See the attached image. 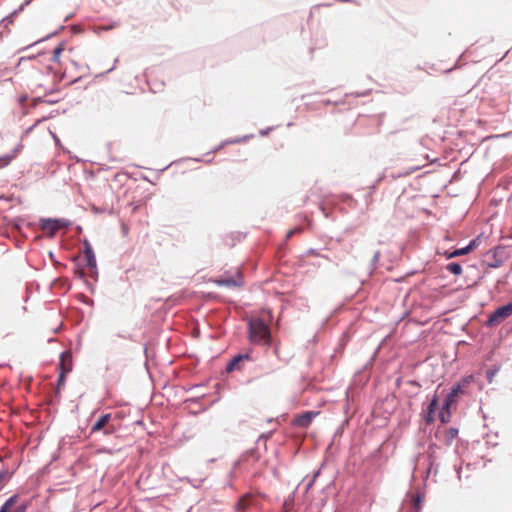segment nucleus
<instances>
[{
	"instance_id": "1",
	"label": "nucleus",
	"mask_w": 512,
	"mask_h": 512,
	"mask_svg": "<svg viewBox=\"0 0 512 512\" xmlns=\"http://www.w3.org/2000/svg\"><path fill=\"white\" fill-rule=\"evenodd\" d=\"M248 339L253 344H262L267 347L274 345L269 325L262 318H251L247 322Z\"/></svg>"
},
{
	"instance_id": "2",
	"label": "nucleus",
	"mask_w": 512,
	"mask_h": 512,
	"mask_svg": "<svg viewBox=\"0 0 512 512\" xmlns=\"http://www.w3.org/2000/svg\"><path fill=\"white\" fill-rule=\"evenodd\" d=\"M83 252H84L85 261H86L85 264H81L78 262L74 266L73 271H74L75 275H77L79 278L85 279V277H86L85 268H87L90 272V276L92 278H94L95 280H97L98 271H97L96 257H95V253L93 251L92 246L90 245V243L87 240L84 241V251Z\"/></svg>"
},
{
	"instance_id": "3",
	"label": "nucleus",
	"mask_w": 512,
	"mask_h": 512,
	"mask_svg": "<svg viewBox=\"0 0 512 512\" xmlns=\"http://www.w3.org/2000/svg\"><path fill=\"white\" fill-rule=\"evenodd\" d=\"M462 393L461 383H455L449 393L446 395L444 402L439 410V420L443 424L450 422L451 418V406L457 402L459 394Z\"/></svg>"
},
{
	"instance_id": "4",
	"label": "nucleus",
	"mask_w": 512,
	"mask_h": 512,
	"mask_svg": "<svg viewBox=\"0 0 512 512\" xmlns=\"http://www.w3.org/2000/svg\"><path fill=\"white\" fill-rule=\"evenodd\" d=\"M512 315V302L497 307L491 312L485 321V327L493 328L502 323Z\"/></svg>"
},
{
	"instance_id": "5",
	"label": "nucleus",
	"mask_w": 512,
	"mask_h": 512,
	"mask_svg": "<svg viewBox=\"0 0 512 512\" xmlns=\"http://www.w3.org/2000/svg\"><path fill=\"white\" fill-rule=\"evenodd\" d=\"M254 361L252 349L245 353H238L234 355L226 364L225 371L232 373L235 371H243L245 369L246 362Z\"/></svg>"
},
{
	"instance_id": "6",
	"label": "nucleus",
	"mask_w": 512,
	"mask_h": 512,
	"mask_svg": "<svg viewBox=\"0 0 512 512\" xmlns=\"http://www.w3.org/2000/svg\"><path fill=\"white\" fill-rule=\"evenodd\" d=\"M112 419L111 413H106L101 415L95 423L91 427V433L95 434L98 432H102L104 435H112L115 433L116 428L114 425L110 424Z\"/></svg>"
},
{
	"instance_id": "7",
	"label": "nucleus",
	"mask_w": 512,
	"mask_h": 512,
	"mask_svg": "<svg viewBox=\"0 0 512 512\" xmlns=\"http://www.w3.org/2000/svg\"><path fill=\"white\" fill-rule=\"evenodd\" d=\"M72 371V356L68 351H64L60 354L59 361V375L57 379L58 387L64 385L66 381V376L69 372Z\"/></svg>"
},
{
	"instance_id": "8",
	"label": "nucleus",
	"mask_w": 512,
	"mask_h": 512,
	"mask_svg": "<svg viewBox=\"0 0 512 512\" xmlns=\"http://www.w3.org/2000/svg\"><path fill=\"white\" fill-rule=\"evenodd\" d=\"M438 406H439V399H438V395H437V391H436L434 393V395L432 396L430 402L427 404V406L425 408H423V411H422L423 420L425 421V423L427 425H430L434 422L435 413L438 409Z\"/></svg>"
},
{
	"instance_id": "9",
	"label": "nucleus",
	"mask_w": 512,
	"mask_h": 512,
	"mask_svg": "<svg viewBox=\"0 0 512 512\" xmlns=\"http://www.w3.org/2000/svg\"><path fill=\"white\" fill-rule=\"evenodd\" d=\"M319 411L307 410L299 414L295 419V424L299 427H308L313 419L319 415Z\"/></svg>"
},
{
	"instance_id": "10",
	"label": "nucleus",
	"mask_w": 512,
	"mask_h": 512,
	"mask_svg": "<svg viewBox=\"0 0 512 512\" xmlns=\"http://www.w3.org/2000/svg\"><path fill=\"white\" fill-rule=\"evenodd\" d=\"M32 1L33 0H25L17 9L3 18L0 23L1 27L8 28V26L14 22L15 17L24 11L25 7L28 6Z\"/></svg>"
},
{
	"instance_id": "11",
	"label": "nucleus",
	"mask_w": 512,
	"mask_h": 512,
	"mask_svg": "<svg viewBox=\"0 0 512 512\" xmlns=\"http://www.w3.org/2000/svg\"><path fill=\"white\" fill-rule=\"evenodd\" d=\"M252 137H253V134H249V135H245L243 137L226 139V140L222 141L219 145H217L216 147L211 149L207 154L217 153L227 145L242 143L248 139H251Z\"/></svg>"
},
{
	"instance_id": "12",
	"label": "nucleus",
	"mask_w": 512,
	"mask_h": 512,
	"mask_svg": "<svg viewBox=\"0 0 512 512\" xmlns=\"http://www.w3.org/2000/svg\"><path fill=\"white\" fill-rule=\"evenodd\" d=\"M56 223H58V221L54 220V218H40V227L46 230L50 237H53L59 230Z\"/></svg>"
},
{
	"instance_id": "13",
	"label": "nucleus",
	"mask_w": 512,
	"mask_h": 512,
	"mask_svg": "<svg viewBox=\"0 0 512 512\" xmlns=\"http://www.w3.org/2000/svg\"><path fill=\"white\" fill-rule=\"evenodd\" d=\"M239 457H244V463L253 460V462H257L260 459V454L256 447L250 448L247 451L243 452Z\"/></svg>"
},
{
	"instance_id": "14",
	"label": "nucleus",
	"mask_w": 512,
	"mask_h": 512,
	"mask_svg": "<svg viewBox=\"0 0 512 512\" xmlns=\"http://www.w3.org/2000/svg\"><path fill=\"white\" fill-rule=\"evenodd\" d=\"M438 445L435 444V443H430L429 444V447H428V468H427V471H426V477H428L429 473L431 472L432 470V467H433V464H434V459H435V450L438 449Z\"/></svg>"
},
{
	"instance_id": "15",
	"label": "nucleus",
	"mask_w": 512,
	"mask_h": 512,
	"mask_svg": "<svg viewBox=\"0 0 512 512\" xmlns=\"http://www.w3.org/2000/svg\"><path fill=\"white\" fill-rule=\"evenodd\" d=\"M22 147L21 144H19L11 153L5 154L0 157V168L6 167L16 156L19 149Z\"/></svg>"
},
{
	"instance_id": "16",
	"label": "nucleus",
	"mask_w": 512,
	"mask_h": 512,
	"mask_svg": "<svg viewBox=\"0 0 512 512\" xmlns=\"http://www.w3.org/2000/svg\"><path fill=\"white\" fill-rule=\"evenodd\" d=\"M216 283L220 286H225V287H238V286H241V284H242L241 281L236 280L233 277L220 278L219 280H216Z\"/></svg>"
},
{
	"instance_id": "17",
	"label": "nucleus",
	"mask_w": 512,
	"mask_h": 512,
	"mask_svg": "<svg viewBox=\"0 0 512 512\" xmlns=\"http://www.w3.org/2000/svg\"><path fill=\"white\" fill-rule=\"evenodd\" d=\"M458 433H459V430H458V428H455V427H450L447 430H445V434H444L445 443L447 445H451L453 440L457 437Z\"/></svg>"
},
{
	"instance_id": "18",
	"label": "nucleus",
	"mask_w": 512,
	"mask_h": 512,
	"mask_svg": "<svg viewBox=\"0 0 512 512\" xmlns=\"http://www.w3.org/2000/svg\"><path fill=\"white\" fill-rule=\"evenodd\" d=\"M424 495L417 493L411 503L412 512H421Z\"/></svg>"
},
{
	"instance_id": "19",
	"label": "nucleus",
	"mask_w": 512,
	"mask_h": 512,
	"mask_svg": "<svg viewBox=\"0 0 512 512\" xmlns=\"http://www.w3.org/2000/svg\"><path fill=\"white\" fill-rule=\"evenodd\" d=\"M446 270L453 275L459 276L462 273V266L459 262H450L446 265Z\"/></svg>"
},
{
	"instance_id": "20",
	"label": "nucleus",
	"mask_w": 512,
	"mask_h": 512,
	"mask_svg": "<svg viewBox=\"0 0 512 512\" xmlns=\"http://www.w3.org/2000/svg\"><path fill=\"white\" fill-rule=\"evenodd\" d=\"M64 43L61 42L59 43L54 49H53V52H52V57H51V61L54 62V63H57L60 59V56L62 54V52L64 51Z\"/></svg>"
},
{
	"instance_id": "21",
	"label": "nucleus",
	"mask_w": 512,
	"mask_h": 512,
	"mask_svg": "<svg viewBox=\"0 0 512 512\" xmlns=\"http://www.w3.org/2000/svg\"><path fill=\"white\" fill-rule=\"evenodd\" d=\"M445 255H446L447 259H452V258H455V257H460V256L466 255V250H464L463 247L462 248H456V249H454L451 252H446Z\"/></svg>"
},
{
	"instance_id": "22",
	"label": "nucleus",
	"mask_w": 512,
	"mask_h": 512,
	"mask_svg": "<svg viewBox=\"0 0 512 512\" xmlns=\"http://www.w3.org/2000/svg\"><path fill=\"white\" fill-rule=\"evenodd\" d=\"M380 256H381V253H380L379 250H377L374 253L373 257L371 258V260H370V268H371L370 269V274H372L376 270V268L378 266V262H379Z\"/></svg>"
},
{
	"instance_id": "23",
	"label": "nucleus",
	"mask_w": 512,
	"mask_h": 512,
	"mask_svg": "<svg viewBox=\"0 0 512 512\" xmlns=\"http://www.w3.org/2000/svg\"><path fill=\"white\" fill-rule=\"evenodd\" d=\"M11 509H8L4 504L0 506V512H9ZM27 511V505L21 504L17 506L12 512H26Z\"/></svg>"
},
{
	"instance_id": "24",
	"label": "nucleus",
	"mask_w": 512,
	"mask_h": 512,
	"mask_svg": "<svg viewBox=\"0 0 512 512\" xmlns=\"http://www.w3.org/2000/svg\"><path fill=\"white\" fill-rule=\"evenodd\" d=\"M499 371V368L498 367H494V368H490L486 371V379L489 383H491L493 381V378L495 377V375L498 373Z\"/></svg>"
},
{
	"instance_id": "25",
	"label": "nucleus",
	"mask_w": 512,
	"mask_h": 512,
	"mask_svg": "<svg viewBox=\"0 0 512 512\" xmlns=\"http://www.w3.org/2000/svg\"><path fill=\"white\" fill-rule=\"evenodd\" d=\"M54 220H57L58 223H56L58 229L60 230L61 228H68L70 225H71V222L67 219H64V218H54Z\"/></svg>"
},
{
	"instance_id": "26",
	"label": "nucleus",
	"mask_w": 512,
	"mask_h": 512,
	"mask_svg": "<svg viewBox=\"0 0 512 512\" xmlns=\"http://www.w3.org/2000/svg\"><path fill=\"white\" fill-rule=\"evenodd\" d=\"M18 495L14 494L10 496L3 504L8 508L11 509L17 502Z\"/></svg>"
},
{
	"instance_id": "27",
	"label": "nucleus",
	"mask_w": 512,
	"mask_h": 512,
	"mask_svg": "<svg viewBox=\"0 0 512 512\" xmlns=\"http://www.w3.org/2000/svg\"><path fill=\"white\" fill-rule=\"evenodd\" d=\"M303 231V228L300 227V226H297L293 229H291L287 234H286V241H288L293 235L295 234H298V233H301Z\"/></svg>"
},
{
	"instance_id": "28",
	"label": "nucleus",
	"mask_w": 512,
	"mask_h": 512,
	"mask_svg": "<svg viewBox=\"0 0 512 512\" xmlns=\"http://www.w3.org/2000/svg\"><path fill=\"white\" fill-rule=\"evenodd\" d=\"M80 301L83 303V304H86L88 306H93L94 305V300L87 297L86 295L84 294H81L80 296Z\"/></svg>"
},
{
	"instance_id": "29",
	"label": "nucleus",
	"mask_w": 512,
	"mask_h": 512,
	"mask_svg": "<svg viewBox=\"0 0 512 512\" xmlns=\"http://www.w3.org/2000/svg\"><path fill=\"white\" fill-rule=\"evenodd\" d=\"M9 476V478L12 476V473L9 474L8 470L7 469H3V470H0V490L3 488V479L5 477Z\"/></svg>"
},
{
	"instance_id": "30",
	"label": "nucleus",
	"mask_w": 512,
	"mask_h": 512,
	"mask_svg": "<svg viewBox=\"0 0 512 512\" xmlns=\"http://www.w3.org/2000/svg\"><path fill=\"white\" fill-rule=\"evenodd\" d=\"M242 464H244V457H239L236 461H234L232 469L236 471L241 467Z\"/></svg>"
},
{
	"instance_id": "31",
	"label": "nucleus",
	"mask_w": 512,
	"mask_h": 512,
	"mask_svg": "<svg viewBox=\"0 0 512 512\" xmlns=\"http://www.w3.org/2000/svg\"><path fill=\"white\" fill-rule=\"evenodd\" d=\"M472 381H473V376L469 375V376L463 377L458 383H461V385L463 387L464 385L470 384Z\"/></svg>"
},
{
	"instance_id": "32",
	"label": "nucleus",
	"mask_w": 512,
	"mask_h": 512,
	"mask_svg": "<svg viewBox=\"0 0 512 512\" xmlns=\"http://www.w3.org/2000/svg\"><path fill=\"white\" fill-rule=\"evenodd\" d=\"M503 261L500 259H495L493 262L488 263V267L490 268H498L502 265Z\"/></svg>"
},
{
	"instance_id": "33",
	"label": "nucleus",
	"mask_w": 512,
	"mask_h": 512,
	"mask_svg": "<svg viewBox=\"0 0 512 512\" xmlns=\"http://www.w3.org/2000/svg\"><path fill=\"white\" fill-rule=\"evenodd\" d=\"M343 202H353L356 203V201L353 199V197L350 194H343L341 196Z\"/></svg>"
},
{
	"instance_id": "34",
	"label": "nucleus",
	"mask_w": 512,
	"mask_h": 512,
	"mask_svg": "<svg viewBox=\"0 0 512 512\" xmlns=\"http://www.w3.org/2000/svg\"><path fill=\"white\" fill-rule=\"evenodd\" d=\"M480 241H481L480 236H478V237H476V238H474V239L470 240V241H469V244H470L472 247H474V249H475L476 247H478V246H479Z\"/></svg>"
},
{
	"instance_id": "35",
	"label": "nucleus",
	"mask_w": 512,
	"mask_h": 512,
	"mask_svg": "<svg viewBox=\"0 0 512 512\" xmlns=\"http://www.w3.org/2000/svg\"><path fill=\"white\" fill-rule=\"evenodd\" d=\"M384 179V175H380L377 180L375 181V183L373 185H371L369 188L372 191L375 190L376 186Z\"/></svg>"
},
{
	"instance_id": "36",
	"label": "nucleus",
	"mask_w": 512,
	"mask_h": 512,
	"mask_svg": "<svg viewBox=\"0 0 512 512\" xmlns=\"http://www.w3.org/2000/svg\"><path fill=\"white\" fill-rule=\"evenodd\" d=\"M273 130V127H267L265 129H261L259 134L262 136V137H265L267 136L271 131Z\"/></svg>"
},
{
	"instance_id": "37",
	"label": "nucleus",
	"mask_w": 512,
	"mask_h": 512,
	"mask_svg": "<svg viewBox=\"0 0 512 512\" xmlns=\"http://www.w3.org/2000/svg\"><path fill=\"white\" fill-rule=\"evenodd\" d=\"M25 222L22 218H17L15 220V224L13 225L15 229L20 230L21 229V223Z\"/></svg>"
},
{
	"instance_id": "38",
	"label": "nucleus",
	"mask_w": 512,
	"mask_h": 512,
	"mask_svg": "<svg viewBox=\"0 0 512 512\" xmlns=\"http://www.w3.org/2000/svg\"><path fill=\"white\" fill-rule=\"evenodd\" d=\"M247 504L244 503V498H242L238 503H237V507L239 510H242L244 511L246 508H247Z\"/></svg>"
},
{
	"instance_id": "39",
	"label": "nucleus",
	"mask_w": 512,
	"mask_h": 512,
	"mask_svg": "<svg viewBox=\"0 0 512 512\" xmlns=\"http://www.w3.org/2000/svg\"><path fill=\"white\" fill-rule=\"evenodd\" d=\"M272 432H268V433H262L259 437H258V440L257 442H259L260 440L262 439H268L270 436H271Z\"/></svg>"
},
{
	"instance_id": "40",
	"label": "nucleus",
	"mask_w": 512,
	"mask_h": 512,
	"mask_svg": "<svg viewBox=\"0 0 512 512\" xmlns=\"http://www.w3.org/2000/svg\"><path fill=\"white\" fill-rule=\"evenodd\" d=\"M307 255L319 256L320 254L317 252L316 249L311 248L307 251Z\"/></svg>"
},
{
	"instance_id": "41",
	"label": "nucleus",
	"mask_w": 512,
	"mask_h": 512,
	"mask_svg": "<svg viewBox=\"0 0 512 512\" xmlns=\"http://www.w3.org/2000/svg\"><path fill=\"white\" fill-rule=\"evenodd\" d=\"M464 250H466V255L469 254L471 251L474 250V247H472L469 243L463 247Z\"/></svg>"
},
{
	"instance_id": "42",
	"label": "nucleus",
	"mask_w": 512,
	"mask_h": 512,
	"mask_svg": "<svg viewBox=\"0 0 512 512\" xmlns=\"http://www.w3.org/2000/svg\"><path fill=\"white\" fill-rule=\"evenodd\" d=\"M57 33H58V31H54V32L50 33L49 35H47L46 37H44V38L40 39V41H44V40H46V39H49V38H51V37H53V36L57 35Z\"/></svg>"
},
{
	"instance_id": "43",
	"label": "nucleus",
	"mask_w": 512,
	"mask_h": 512,
	"mask_svg": "<svg viewBox=\"0 0 512 512\" xmlns=\"http://www.w3.org/2000/svg\"><path fill=\"white\" fill-rule=\"evenodd\" d=\"M51 135H52V137H53V139L55 141V144L59 145L60 144V139L57 137V135L54 134V133H51Z\"/></svg>"
},
{
	"instance_id": "44",
	"label": "nucleus",
	"mask_w": 512,
	"mask_h": 512,
	"mask_svg": "<svg viewBox=\"0 0 512 512\" xmlns=\"http://www.w3.org/2000/svg\"><path fill=\"white\" fill-rule=\"evenodd\" d=\"M313 483H314V478H312L306 485V491H308L312 486H313Z\"/></svg>"
},
{
	"instance_id": "45",
	"label": "nucleus",
	"mask_w": 512,
	"mask_h": 512,
	"mask_svg": "<svg viewBox=\"0 0 512 512\" xmlns=\"http://www.w3.org/2000/svg\"><path fill=\"white\" fill-rule=\"evenodd\" d=\"M117 62H118V58H116V59L114 60V64H113V66H112L110 69H108V70L106 71V73H110L111 71H113V70L115 69V66H116Z\"/></svg>"
},
{
	"instance_id": "46",
	"label": "nucleus",
	"mask_w": 512,
	"mask_h": 512,
	"mask_svg": "<svg viewBox=\"0 0 512 512\" xmlns=\"http://www.w3.org/2000/svg\"><path fill=\"white\" fill-rule=\"evenodd\" d=\"M40 102H45L42 97H38L34 99V106H36Z\"/></svg>"
},
{
	"instance_id": "47",
	"label": "nucleus",
	"mask_w": 512,
	"mask_h": 512,
	"mask_svg": "<svg viewBox=\"0 0 512 512\" xmlns=\"http://www.w3.org/2000/svg\"><path fill=\"white\" fill-rule=\"evenodd\" d=\"M236 474H235V470L234 469H231V471L229 472L228 474V477L229 479H233L235 478Z\"/></svg>"
},
{
	"instance_id": "48",
	"label": "nucleus",
	"mask_w": 512,
	"mask_h": 512,
	"mask_svg": "<svg viewBox=\"0 0 512 512\" xmlns=\"http://www.w3.org/2000/svg\"><path fill=\"white\" fill-rule=\"evenodd\" d=\"M408 384L419 387L420 384L416 380H409Z\"/></svg>"
},
{
	"instance_id": "49",
	"label": "nucleus",
	"mask_w": 512,
	"mask_h": 512,
	"mask_svg": "<svg viewBox=\"0 0 512 512\" xmlns=\"http://www.w3.org/2000/svg\"><path fill=\"white\" fill-rule=\"evenodd\" d=\"M401 383H402V378H401V377H398V378L396 379V381H395L396 386H397V387H400Z\"/></svg>"
},
{
	"instance_id": "50",
	"label": "nucleus",
	"mask_w": 512,
	"mask_h": 512,
	"mask_svg": "<svg viewBox=\"0 0 512 512\" xmlns=\"http://www.w3.org/2000/svg\"><path fill=\"white\" fill-rule=\"evenodd\" d=\"M73 16H74V13H71V14L67 15V16L65 17L64 21H65V22H66V21H68V20H69L71 17H73Z\"/></svg>"
},
{
	"instance_id": "51",
	"label": "nucleus",
	"mask_w": 512,
	"mask_h": 512,
	"mask_svg": "<svg viewBox=\"0 0 512 512\" xmlns=\"http://www.w3.org/2000/svg\"><path fill=\"white\" fill-rule=\"evenodd\" d=\"M27 98H28L27 95L20 97V102L21 103L25 102L27 100Z\"/></svg>"
},
{
	"instance_id": "52",
	"label": "nucleus",
	"mask_w": 512,
	"mask_h": 512,
	"mask_svg": "<svg viewBox=\"0 0 512 512\" xmlns=\"http://www.w3.org/2000/svg\"><path fill=\"white\" fill-rule=\"evenodd\" d=\"M190 160H193L195 162H201L203 161L202 158H190Z\"/></svg>"
},
{
	"instance_id": "53",
	"label": "nucleus",
	"mask_w": 512,
	"mask_h": 512,
	"mask_svg": "<svg viewBox=\"0 0 512 512\" xmlns=\"http://www.w3.org/2000/svg\"><path fill=\"white\" fill-rule=\"evenodd\" d=\"M85 284L89 287V289L93 292V288L92 286L89 284V282L87 280H85Z\"/></svg>"
},
{
	"instance_id": "54",
	"label": "nucleus",
	"mask_w": 512,
	"mask_h": 512,
	"mask_svg": "<svg viewBox=\"0 0 512 512\" xmlns=\"http://www.w3.org/2000/svg\"><path fill=\"white\" fill-rule=\"evenodd\" d=\"M319 474H320V471H317V472L314 474L313 478L315 479Z\"/></svg>"
},
{
	"instance_id": "55",
	"label": "nucleus",
	"mask_w": 512,
	"mask_h": 512,
	"mask_svg": "<svg viewBox=\"0 0 512 512\" xmlns=\"http://www.w3.org/2000/svg\"><path fill=\"white\" fill-rule=\"evenodd\" d=\"M440 433V429L437 430L436 434H435V437L438 438V435Z\"/></svg>"
},
{
	"instance_id": "56",
	"label": "nucleus",
	"mask_w": 512,
	"mask_h": 512,
	"mask_svg": "<svg viewBox=\"0 0 512 512\" xmlns=\"http://www.w3.org/2000/svg\"><path fill=\"white\" fill-rule=\"evenodd\" d=\"M227 486H228V487H230V488H232V487H233V485H232V483H231V482H228V483H227Z\"/></svg>"
},
{
	"instance_id": "57",
	"label": "nucleus",
	"mask_w": 512,
	"mask_h": 512,
	"mask_svg": "<svg viewBox=\"0 0 512 512\" xmlns=\"http://www.w3.org/2000/svg\"><path fill=\"white\" fill-rule=\"evenodd\" d=\"M193 507L190 506L186 512H192Z\"/></svg>"
},
{
	"instance_id": "58",
	"label": "nucleus",
	"mask_w": 512,
	"mask_h": 512,
	"mask_svg": "<svg viewBox=\"0 0 512 512\" xmlns=\"http://www.w3.org/2000/svg\"><path fill=\"white\" fill-rule=\"evenodd\" d=\"M371 197V192L366 196V200Z\"/></svg>"
},
{
	"instance_id": "59",
	"label": "nucleus",
	"mask_w": 512,
	"mask_h": 512,
	"mask_svg": "<svg viewBox=\"0 0 512 512\" xmlns=\"http://www.w3.org/2000/svg\"><path fill=\"white\" fill-rule=\"evenodd\" d=\"M458 478L460 479V470H457Z\"/></svg>"
},
{
	"instance_id": "60",
	"label": "nucleus",
	"mask_w": 512,
	"mask_h": 512,
	"mask_svg": "<svg viewBox=\"0 0 512 512\" xmlns=\"http://www.w3.org/2000/svg\"><path fill=\"white\" fill-rule=\"evenodd\" d=\"M79 80V78L73 80L71 83H76Z\"/></svg>"
}]
</instances>
